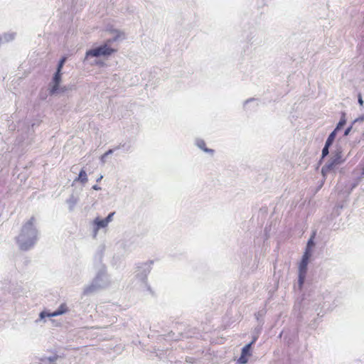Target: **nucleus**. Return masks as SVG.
Listing matches in <instances>:
<instances>
[{
    "label": "nucleus",
    "mask_w": 364,
    "mask_h": 364,
    "mask_svg": "<svg viewBox=\"0 0 364 364\" xmlns=\"http://www.w3.org/2000/svg\"><path fill=\"white\" fill-rule=\"evenodd\" d=\"M35 223L36 218L32 216L23 225L19 235L16 237V242L22 251L32 249L38 241V230Z\"/></svg>",
    "instance_id": "obj_1"
},
{
    "label": "nucleus",
    "mask_w": 364,
    "mask_h": 364,
    "mask_svg": "<svg viewBox=\"0 0 364 364\" xmlns=\"http://www.w3.org/2000/svg\"><path fill=\"white\" fill-rule=\"evenodd\" d=\"M110 281L107 273V268L105 265H101L91 283L84 288L83 294L90 295L93 294L107 287Z\"/></svg>",
    "instance_id": "obj_2"
},
{
    "label": "nucleus",
    "mask_w": 364,
    "mask_h": 364,
    "mask_svg": "<svg viewBox=\"0 0 364 364\" xmlns=\"http://www.w3.org/2000/svg\"><path fill=\"white\" fill-rule=\"evenodd\" d=\"M117 52V50L112 47L102 44L99 46L93 48L86 51L85 60H87L90 57H105L107 58L112 55L114 53Z\"/></svg>",
    "instance_id": "obj_3"
},
{
    "label": "nucleus",
    "mask_w": 364,
    "mask_h": 364,
    "mask_svg": "<svg viewBox=\"0 0 364 364\" xmlns=\"http://www.w3.org/2000/svg\"><path fill=\"white\" fill-rule=\"evenodd\" d=\"M32 133L31 128L28 126L25 132H22L21 134H18L15 141L16 151L22 153L26 147H28L32 142Z\"/></svg>",
    "instance_id": "obj_4"
},
{
    "label": "nucleus",
    "mask_w": 364,
    "mask_h": 364,
    "mask_svg": "<svg viewBox=\"0 0 364 364\" xmlns=\"http://www.w3.org/2000/svg\"><path fill=\"white\" fill-rule=\"evenodd\" d=\"M152 264L153 261L149 260L147 262L138 264L136 274V277L145 284L149 291H151V289L147 284V276L151 270Z\"/></svg>",
    "instance_id": "obj_5"
},
{
    "label": "nucleus",
    "mask_w": 364,
    "mask_h": 364,
    "mask_svg": "<svg viewBox=\"0 0 364 364\" xmlns=\"http://www.w3.org/2000/svg\"><path fill=\"white\" fill-rule=\"evenodd\" d=\"M310 259H307L306 256H302V258L299 264L298 273V287L301 289L306 279L308 269V264Z\"/></svg>",
    "instance_id": "obj_6"
},
{
    "label": "nucleus",
    "mask_w": 364,
    "mask_h": 364,
    "mask_svg": "<svg viewBox=\"0 0 364 364\" xmlns=\"http://www.w3.org/2000/svg\"><path fill=\"white\" fill-rule=\"evenodd\" d=\"M341 163V152L338 151L331 157L321 168V173L323 176L331 171L336 166Z\"/></svg>",
    "instance_id": "obj_7"
},
{
    "label": "nucleus",
    "mask_w": 364,
    "mask_h": 364,
    "mask_svg": "<svg viewBox=\"0 0 364 364\" xmlns=\"http://www.w3.org/2000/svg\"><path fill=\"white\" fill-rule=\"evenodd\" d=\"M61 77H62V72L55 71V73H54L53 78H52V82L53 83V85L51 87V89L50 90V95L58 93L59 85L61 82Z\"/></svg>",
    "instance_id": "obj_8"
},
{
    "label": "nucleus",
    "mask_w": 364,
    "mask_h": 364,
    "mask_svg": "<svg viewBox=\"0 0 364 364\" xmlns=\"http://www.w3.org/2000/svg\"><path fill=\"white\" fill-rule=\"evenodd\" d=\"M104 252H105V247L102 246L99 248L97 252H96L94 260H95V265L97 269L101 267V265H104L102 262V258L104 257Z\"/></svg>",
    "instance_id": "obj_9"
},
{
    "label": "nucleus",
    "mask_w": 364,
    "mask_h": 364,
    "mask_svg": "<svg viewBox=\"0 0 364 364\" xmlns=\"http://www.w3.org/2000/svg\"><path fill=\"white\" fill-rule=\"evenodd\" d=\"M93 224L95 226L94 227V237H96L97 233L100 228H104L108 225V224L106 223V221H105V219H100L98 217L96 218L93 220Z\"/></svg>",
    "instance_id": "obj_10"
},
{
    "label": "nucleus",
    "mask_w": 364,
    "mask_h": 364,
    "mask_svg": "<svg viewBox=\"0 0 364 364\" xmlns=\"http://www.w3.org/2000/svg\"><path fill=\"white\" fill-rule=\"evenodd\" d=\"M113 33H114V36L112 38L107 39L105 42L103 43L104 45H107L111 47V45L114 42L124 38V33H121L119 31L114 30Z\"/></svg>",
    "instance_id": "obj_11"
},
{
    "label": "nucleus",
    "mask_w": 364,
    "mask_h": 364,
    "mask_svg": "<svg viewBox=\"0 0 364 364\" xmlns=\"http://www.w3.org/2000/svg\"><path fill=\"white\" fill-rule=\"evenodd\" d=\"M59 355L54 354L51 356H43L39 358L40 364H55Z\"/></svg>",
    "instance_id": "obj_12"
},
{
    "label": "nucleus",
    "mask_w": 364,
    "mask_h": 364,
    "mask_svg": "<svg viewBox=\"0 0 364 364\" xmlns=\"http://www.w3.org/2000/svg\"><path fill=\"white\" fill-rule=\"evenodd\" d=\"M315 245V243L313 240V237H311L307 242L305 252H304L303 256L307 255V259H310L312 255V248Z\"/></svg>",
    "instance_id": "obj_13"
},
{
    "label": "nucleus",
    "mask_w": 364,
    "mask_h": 364,
    "mask_svg": "<svg viewBox=\"0 0 364 364\" xmlns=\"http://www.w3.org/2000/svg\"><path fill=\"white\" fill-rule=\"evenodd\" d=\"M196 144L199 149H202L203 151H205L206 153H208V154H210L213 155L215 152V151L213 149L206 147L205 142L203 139H197L196 141Z\"/></svg>",
    "instance_id": "obj_14"
},
{
    "label": "nucleus",
    "mask_w": 364,
    "mask_h": 364,
    "mask_svg": "<svg viewBox=\"0 0 364 364\" xmlns=\"http://www.w3.org/2000/svg\"><path fill=\"white\" fill-rule=\"evenodd\" d=\"M68 309L66 304H62L58 308L57 310H55V311L52 312V315H53L54 317L55 316H58L64 314L65 313H66L68 311Z\"/></svg>",
    "instance_id": "obj_15"
},
{
    "label": "nucleus",
    "mask_w": 364,
    "mask_h": 364,
    "mask_svg": "<svg viewBox=\"0 0 364 364\" xmlns=\"http://www.w3.org/2000/svg\"><path fill=\"white\" fill-rule=\"evenodd\" d=\"M15 33H4L3 35H0V43H7L11 41L14 39Z\"/></svg>",
    "instance_id": "obj_16"
},
{
    "label": "nucleus",
    "mask_w": 364,
    "mask_h": 364,
    "mask_svg": "<svg viewBox=\"0 0 364 364\" xmlns=\"http://www.w3.org/2000/svg\"><path fill=\"white\" fill-rule=\"evenodd\" d=\"M346 124V113L344 112H341V117L340 119V121L337 124L334 130L338 132L339 130H341L343 127V126Z\"/></svg>",
    "instance_id": "obj_17"
},
{
    "label": "nucleus",
    "mask_w": 364,
    "mask_h": 364,
    "mask_svg": "<svg viewBox=\"0 0 364 364\" xmlns=\"http://www.w3.org/2000/svg\"><path fill=\"white\" fill-rule=\"evenodd\" d=\"M80 181L82 184H85L87 182V176L86 171L83 168L80 170L78 174V177L76 178L74 181Z\"/></svg>",
    "instance_id": "obj_18"
},
{
    "label": "nucleus",
    "mask_w": 364,
    "mask_h": 364,
    "mask_svg": "<svg viewBox=\"0 0 364 364\" xmlns=\"http://www.w3.org/2000/svg\"><path fill=\"white\" fill-rule=\"evenodd\" d=\"M66 203L69 205L70 210H73L75 205L77 203V199L76 197L74 196V195H71L70 197L68 199H67Z\"/></svg>",
    "instance_id": "obj_19"
},
{
    "label": "nucleus",
    "mask_w": 364,
    "mask_h": 364,
    "mask_svg": "<svg viewBox=\"0 0 364 364\" xmlns=\"http://www.w3.org/2000/svg\"><path fill=\"white\" fill-rule=\"evenodd\" d=\"M336 134H337V132H336L333 129V131L331 132L330 133V134L328 135V136L325 144L331 146L333 144L334 140H335V138L336 136Z\"/></svg>",
    "instance_id": "obj_20"
},
{
    "label": "nucleus",
    "mask_w": 364,
    "mask_h": 364,
    "mask_svg": "<svg viewBox=\"0 0 364 364\" xmlns=\"http://www.w3.org/2000/svg\"><path fill=\"white\" fill-rule=\"evenodd\" d=\"M252 346V343H250L248 344L245 345L242 348L241 353L243 355H247V356L251 355Z\"/></svg>",
    "instance_id": "obj_21"
},
{
    "label": "nucleus",
    "mask_w": 364,
    "mask_h": 364,
    "mask_svg": "<svg viewBox=\"0 0 364 364\" xmlns=\"http://www.w3.org/2000/svg\"><path fill=\"white\" fill-rule=\"evenodd\" d=\"M331 146L330 145H328L326 144H325L323 149H322V152H321V159L320 160V162L321 161V160H323L326 156H327L329 154V148L331 147Z\"/></svg>",
    "instance_id": "obj_22"
},
{
    "label": "nucleus",
    "mask_w": 364,
    "mask_h": 364,
    "mask_svg": "<svg viewBox=\"0 0 364 364\" xmlns=\"http://www.w3.org/2000/svg\"><path fill=\"white\" fill-rule=\"evenodd\" d=\"M131 147L132 146L130 144L124 143L120 144L119 146L114 147V149L117 150L119 149L120 148H122L125 151H129L131 150Z\"/></svg>",
    "instance_id": "obj_23"
},
{
    "label": "nucleus",
    "mask_w": 364,
    "mask_h": 364,
    "mask_svg": "<svg viewBox=\"0 0 364 364\" xmlns=\"http://www.w3.org/2000/svg\"><path fill=\"white\" fill-rule=\"evenodd\" d=\"M65 61H66V58L65 57H63L59 60V62L58 63V65H57V68H56V71L62 72V69H63V67Z\"/></svg>",
    "instance_id": "obj_24"
},
{
    "label": "nucleus",
    "mask_w": 364,
    "mask_h": 364,
    "mask_svg": "<svg viewBox=\"0 0 364 364\" xmlns=\"http://www.w3.org/2000/svg\"><path fill=\"white\" fill-rule=\"evenodd\" d=\"M114 151H115V149L114 148V149H110L107 151H106L100 158L102 163L104 164L105 162V159L107 157H108L109 155L112 154Z\"/></svg>",
    "instance_id": "obj_25"
},
{
    "label": "nucleus",
    "mask_w": 364,
    "mask_h": 364,
    "mask_svg": "<svg viewBox=\"0 0 364 364\" xmlns=\"http://www.w3.org/2000/svg\"><path fill=\"white\" fill-rule=\"evenodd\" d=\"M247 355L241 353L240 358L237 360V363L240 364H246L248 361Z\"/></svg>",
    "instance_id": "obj_26"
},
{
    "label": "nucleus",
    "mask_w": 364,
    "mask_h": 364,
    "mask_svg": "<svg viewBox=\"0 0 364 364\" xmlns=\"http://www.w3.org/2000/svg\"><path fill=\"white\" fill-rule=\"evenodd\" d=\"M46 317H54L53 315H52V313L46 312L45 311H43L39 314L40 319H44Z\"/></svg>",
    "instance_id": "obj_27"
},
{
    "label": "nucleus",
    "mask_w": 364,
    "mask_h": 364,
    "mask_svg": "<svg viewBox=\"0 0 364 364\" xmlns=\"http://www.w3.org/2000/svg\"><path fill=\"white\" fill-rule=\"evenodd\" d=\"M114 215V213H110L105 219V221H106V223L107 224H109V222H111L112 220V217L113 215Z\"/></svg>",
    "instance_id": "obj_28"
},
{
    "label": "nucleus",
    "mask_w": 364,
    "mask_h": 364,
    "mask_svg": "<svg viewBox=\"0 0 364 364\" xmlns=\"http://www.w3.org/2000/svg\"><path fill=\"white\" fill-rule=\"evenodd\" d=\"M364 122V114L361 115L360 117L356 118L353 122V124H355L357 123H360Z\"/></svg>",
    "instance_id": "obj_29"
},
{
    "label": "nucleus",
    "mask_w": 364,
    "mask_h": 364,
    "mask_svg": "<svg viewBox=\"0 0 364 364\" xmlns=\"http://www.w3.org/2000/svg\"><path fill=\"white\" fill-rule=\"evenodd\" d=\"M353 124H352L350 127H347V128L345 129V131H344V134H343L344 136H348V135L350 134V131H351V130H352V129H353Z\"/></svg>",
    "instance_id": "obj_30"
},
{
    "label": "nucleus",
    "mask_w": 364,
    "mask_h": 364,
    "mask_svg": "<svg viewBox=\"0 0 364 364\" xmlns=\"http://www.w3.org/2000/svg\"><path fill=\"white\" fill-rule=\"evenodd\" d=\"M358 102L360 106L363 105V100L362 95L360 93H359L358 95Z\"/></svg>",
    "instance_id": "obj_31"
},
{
    "label": "nucleus",
    "mask_w": 364,
    "mask_h": 364,
    "mask_svg": "<svg viewBox=\"0 0 364 364\" xmlns=\"http://www.w3.org/2000/svg\"><path fill=\"white\" fill-rule=\"evenodd\" d=\"M255 98H250V99H247V100H245V101L244 102V107H245L247 105V104H248V103H250V102H253V101H255Z\"/></svg>",
    "instance_id": "obj_32"
},
{
    "label": "nucleus",
    "mask_w": 364,
    "mask_h": 364,
    "mask_svg": "<svg viewBox=\"0 0 364 364\" xmlns=\"http://www.w3.org/2000/svg\"><path fill=\"white\" fill-rule=\"evenodd\" d=\"M258 336V335L255 334L252 337V341L250 343H252V345H253L257 341Z\"/></svg>",
    "instance_id": "obj_33"
},
{
    "label": "nucleus",
    "mask_w": 364,
    "mask_h": 364,
    "mask_svg": "<svg viewBox=\"0 0 364 364\" xmlns=\"http://www.w3.org/2000/svg\"><path fill=\"white\" fill-rule=\"evenodd\" d=\"M260 331H261V328L260 327H257L255 328V333L256 335H259L260 333Z\"/></svg>",
    "instance_id": "obj_34"
},
{
    "label": "nucleus",
    "mask_w": 364,
    "mask_h": 364,
    "mask_svg": "<svg viewBox=\"0 0 364 364\" xmlns=\"http://www.w3.org/2000/svg\"><path fill=\"white\" fill-rule=\"evenodd\" d=\"M358 182H355L350 185V190L352 191L358 186Z\"/></svg>",
    "instance_id": "obj_35"
},
{
    "label": "nucleus",
    "mask_w": 364,
    "mask_h": 364,
    "mask_svg": "<svg viewBox=\"0 0 364 364\" xmlns=\"http://www.w3.org/2000/svg\"><path fill=\"white\" fill-rule=\"evenodd\" d=\"M66 90H67V89H66L65 86H64V87H59L58 92H65Z\"/></svg>",
    "instance_id": "obj_36"
},
{
    "label": "nucleus",
    "mask_w": 364,
    "mask_h": 364,
    "mask_svg": "<svg viewBox=\"0 0 364 364\" xmlns=\"http://www.w3.org/2000/svg\"><path fill=\"white\" fill-rule=\"evenodd\" d=\"M92 188L94 189V190H96V191H98V190L101 189V188L99 186H97V185H94Z\"/></svg>",
    "instance_id": "obj_37"
},
{
    "label": "nucleus",
    "mask_w": 364,
    "mask_h": 364,
    "mask_svg": "<svg viewBox=\"0 0 364 364\" xmlns=\"http://www.w3.org/2000/svg\"><path fill=\"white\" fill-rule=\"evenodd\" d=\"M102 178H103V176H100L97 179V182H100V181L102 180Z\"/></svg>",
    "instance_id": "obj_38"
},
{
    "label": "nucleus",
    "mask_w": 364,
    "mask_h": 364,
    "mask_svg": "<svg viewBox=\"0 0 364 364\" xmlns=\"http://www.w3.org/2000/svg\"><path fill=\"white\" fill-rule=\"evenodd\" d=\"M362 136L364 137V132L362 134Z\"/></svg>",
    "instance_id": "obj_39"
}]
</instances>
